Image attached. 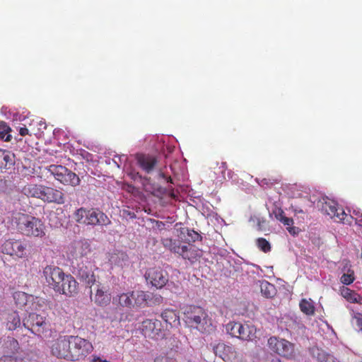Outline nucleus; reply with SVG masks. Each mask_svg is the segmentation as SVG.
<instances>
[{"instance_id": "nucleus-14", "label": "nucleus", "mask_w": 362, "mask_h": 362, "mask_svg": "<svg viewBox=\"0 0 362 362\" xmlns=\"http://www.w3.org/2000/svg\"><path fill=\"white\" fill-rule=\"evenodd\" d=\"M65 274L61 268L56 266L48 265L43 270V276L46 282L54 291L57 288V286H59Z\"/></svg>"}, {"instance_id": "nucleus-19", "label": "nucleus", "mask_w": 362, "mask_h": 362, "mask_svg": "<svg viewBox=\"0 0 362 362\" xmlns=\"http://www.w3.org/2000/svg\"><path fill=\"white\" fill-rule=\"evenodd\" d=\"M97 288L92 300L94 303L101 307L107 306L111 301V295L108 293V291L105 289L100 283L96 285Z\"/></svg>"}, {"instance_id": "nucleus-6", "label": "nucleus", "mask_w": 362, "mask_h": 362, "mask_svg": "<svg viewBox=\"0 0 362 362\" xmlns=\"http://www.w3.org/2000/svg\"><path fill=\"white\" fill-rule=\"evenodd\" d=\"M28 243L25 240L10 238L0 245V252L13 258L22 259L27 257Z\"/></svg>"}, {"instance_id": "nucleus-42", "label": "nucleus", "mask_w": 362, "mask_h": 362, "mask_svg": "<svg viewBox=\"0 0 362 362\" xmlns=\"http://www.w3.org/2000/svg\"><path fill=\"white\" fill-rule=\"evenodd\" d=\"M93 271L87 267H82L78 269L77 276L79 279H81L84 276H87L88 273H91Z\"/></svg>"}, {"instance_id": "nucleus-2", "label": "nucleus", "mask_w": 362, "mask_h": 362, "mask_svg": "<svg viewBox=\"0 0 362 362\" xmlns=\"http://www.w3.org/2000/svg\"><path fill=\"white\" fill-rule=\"evenodd\" d=\"M183 314L186 323L194 326L200 332L210 333L214 331L212 320L202 307L188 305L185 308Z\"/></svg>"}, {"instance_id": "nucleus-54", "label": "nucleus", "mask_w": 362, "mask_h": 362, "mask_svg": "<svg viewBox=\"0 0 362 362\" xmlns=\"http://www.w3.org/2000/svg\"><path fill=\"white\" fill-rule=\"evenodd\" d=\"M358 226L362 228V220H358V222L355 223Z\"/></svg>"}, {"instance_id": "nucleus-37", "label": "nucleus", "mask_w": 362, "mask_h": 362, "mask_svg": "<svg viewBox=\"0 0 362 362\" xmlns=\"http://www.w3.org/2000/svg\"><path fill=\"white\" fill-rule=\"evenodd\" d=\"M216 356L226 361V345L224 343H219L214 348Z\"/></svg>"}, {"instance_id": "nucleus-52", "label": "nucleus", "mask_w": 362, "mask_h": 362, "mask_svg": "<svg viewBox=\"0 0 362 362\" xmlns=\"http://www.w3.org/2000/svg\"><path fill=\"white\" fill-rule=\"evenodd\" d=\"M269 362H281V361L277 357L272 356Z\"/></svg>"}, {"instance_id": "nucleus-16", "label": "nucleus", "mask_w": 362, "mask_h": 362, "mask_svg": "<svg viewBox=\"0 0 362 362\" xmlns=\"http://www.w3.org/2000/svg\"><path fill=\"white\" fill-rule=\"evenodd\" d=\"M161 323L158 320H146L142 323V332L146 337L158 339L162 337Z\"/></svg>"}, {"instance_id": "nucleus-26", "label": "nucleus", "mask_w": 362, "mask_h": 362, "mask_svg": "<svg viewBox=\"0 0 362 362\" xmlns=\"http://www.w3.org/2000/svg\"><path fill=\"white\" fill-rule=\"evenodd\" d=\"M341 295L350 303H356L362 305V296L350 288L342 286L340 288Z\"/></svg>"}, {"instance_id": "nucleus-47", "label": "nucleus", "mask_w": 362, "mask_h": 362, "mask_svg": "<svg viewBox=\"0 0 362 362\" xmlns=\"http://www.w3.org/2000/svg\"><path fill=\"white\" fill-rule=\"evenodd\" d=\"M292 209H293L295 214H305V211L303 209L299 207L298 206H296V205L292 206Z\"/></svg>"}, {"instance_id": "nucleus-17", "label": "nucleus", "mask_w": 362, "mask_h": 362, "mask_svg": "<svg viewBox=\"0 0 362 362\" xmlns=\"http://www.w3.org/2000/svg\"><path fill=\"white\" fill-rule=\"evenodd\" d=\"M136 158L139 166L146 173H151L158 163L156 158L149 154L139 153Z\"/></svg>"}, {"instance_id": "nucleus-48", "label": "nucleus", "mask_w": 362, "mask_h": 362, "mask_svg": "<svg viewBox=\"0 0 362 362\" xmlns=\"http://www.w3.org/2000/svg\"><path fill=\"white\" fill-rule=\"evenodd\" d=\"M159 175H160L162 178L165 179L168 182L173 183V179L171 178V177L165 175L163 173H160L159 174Z\"/></svg>"}, {"instance_id": "nucleus-25", "label": "nucleus", "mask_w": 362, "mask_h": 362, "mask_svg": "<svg viewBox=\"0 0 362 362\" xmlns=\"http://www.w3.org/2000/svg\"><path fill=\"white\" fill-rule=\"evenodd\" d=\"M177 353V351L173 349L163 351L155 356L153 362H176Z\"/></svg>"}, {"instance_id": "nucleus-45", "label": "nucleus", "mask_w": 362, "mask_h": 362, "mask_svg": "<svg viewBox=\"0 0 362 362\" xmlns=\"http://www.w3.org/2000/svg\"><path fill=\"white\" fill-rule=\"evenodd\" d=\"M274 216L279 221H281V220L286 216L281 209H279L276 212H274Z\"/></svg>"}, {"instance_id": "nucleus-46", "label": "nucleus", "mask_w": 362, "mask_h": 362, "mask_svg": "<svg viewBox=\"0 0 362 362\" xmlns=\"http://www.w3.org/2000/svg\"><path fill=\"white\" fill-rule=\"evenodd\" d=\"M266 223V220L264 218H258L257 219V229L259 231H262L264 230V224Z\"/></svg>"}, {"instance_id": "nucleus-15", "label": "nucleus", "mask_w": 362, "mask_h": 362, "mask_svg": "<svg viewBox=\"0 0 362 362\" xmlns=\"http://www.w3.org/2000/svg\"><path fill=\"white\" fill-rule=\"evenodd\" d=\"M41 194L40 200L44 202L57 204L64 203V194L61 190L57 189L44 185Z\"/></svg>"}, {"instance_id": "nucleus-9", "label": "nucleus", "mask_w": 362, "mask_h": 362, "mask_svg": "<svg viewBox=\"0 0 362 362\" xmlns=\"http://www.w3.org/2000/svg\"><path fill=\"white\" fill-rule=\"evenodd\" d=\"M52 356L59 359L71 361V335H60L52 340L50 344Z\"/></svg>"}, {"instance_id": "nucleus-34", "label": "nucleus", "mask_w": 362, "mask_h": 362, "mask_svg": "<svg viewBox=\"0 0 362 362\" xmlns=\"http://www.w3.org/2000/svg\"><path fill=\"white\" fill-rule=\"evenodd\" d=\"M11 127L6 124V122L0 121V138L2 140L5 141H11Z\"/></svg>"}, {"instance_id": "nucleus-53", "label": "nucleus", "mask_w": 362, "mask_h": 362, "mask_svg": "<svg viewBox=\"0 0 362 362\" xmlns=\"http://www.w3.org/2000/svg\"><path fill=\"white\" fill-rule=\"evenodd\" d=\"M351 221L354 219L355 223L358 222V220H362V214L360 216H351Z\"/></svg>"}, {"instance_id": "nucleus-33", "label": "nucleus", "mask_w": 362, "mask_h": 362, "mask_svg": "<svg viewBox=\"0 0 362 362\" xmlns=\"http://www.w3.org/2000/svg\"><path fill=\"white\" fill-rule=\"evenodd\" d=\"M29 296L26 293L22 291H16L13 293V299L17 306L23 308L26 305Z\"/></svg>"}, {"instance_id": "nucleus-31", "label": "nucleus", "mask_w": 362, "mask_h": 362, "mask_svg": "<svg viewBox=\"0 0 362 362\" xmlns=\"http://www.w3.org/2000/svg\"><path fill=\"white\" fill-rule=\"evenodd\" d=\"M300 310L307 315H313L315 314V306L311 300L302 299L299 303Z\"/></svg>"}, {"instance_id": "nucleus-1", "label": "nucleus", "mask_w": 362, "mask_h": 362, "mask_svg": "<svg viewBox=\"0 0 362 362\" xmlns=\"http://www.w3.org/2000/svg\"><path fill=\"white\" fill-rule=\"evenodd\" d=\"M11 223L21 235L35 238H43L46 235V226L39 218L28 214L16 212L11 218Z\"/></svg>"}, {"instance_id": "nucleus-41", "label": "nucleus", "mask_w": 362, "mask_h": 362, "mask_svg": "<svg viewBox=\"0 0 362 362\" xmlns=\"http://www.w3.org/2000/svg\"><path fill=\"white\" fill-rule=\"evenodd\" d=\"M88 287H91L95 284L96 279L93 272L91 273H88L87 276H84L83 279H80Z\"/></svg>"}, {"instance_id": "nucleus-40", "label": "nucleus", "mask_w": 362, "mask_h": 362, "mask_svg": "<svg viewBox=\"0 0 362 362\" xmlns=\"http://www.w3.org/2000/svg\"><path fill=\"white\" fill-rule=\"evenodd\" d=\"M150 296L149 300H148V303H145L144 305H152L153 304H160L163 301V298L160 295L153 294V293H147Z\"/></svg>"}, {"instance_id": "nucleus-20", "label": "nucleus", "mask_w": 362, "mask_h": 362, "mask_svg": "<svg viewBox=\"0 0 362 362\" xmlns=\"http://www.w3.org/2000/svg\"><path fill=\"white\" fill-rule=\"evenodd\" d=\"M160 317L170 327H177L180 323L179 313L174 309L167 308L164 310L161 313Z\"/></svg>"}, {"instance_id": "nucleus-35", "label": "nucleus", "mask_w": 362, "mask_h": 362, "mask_svg": "<svg viewBox=\"0 0 362 362\" xmlns=\"http://www.w3.org/2000/svg\"><path fill=\"white\" fill-rule=\"evenodd\" d=\"M240 328H242V323L230 322L228 324V333L232 337L238 338Z\"/></svg>"}, {"instance_id": "nucleus-5", "label": "nucleus", "mask_w": 362, "mask_h": 362, "mask_svg": "<svg viewBox=\"0 0 362 362\" xmlns=\"http://www.w3.org/2000/svg\"><path fill=\"white\" fill-rule=\"evenodd\" d=\"M149 297L150 296L143 291H136L121 293L117 296L114 300L117 301L122 307L132 309L134 307H144L145 303H148Z\"/></svg>"}, {"instance_id": "nucleus-18", "label": "nucleus", "mask_w": 362, "mask_h": 362, "mask_svg": "<svg viewBox=\"0 0 362 362\" xmlns=\"http://www.w3.org/2000/svg\"><path fill=\"white\" fill-rule=\"evenodd\" d=\"M178 239L181 244H192L197 240H202V235L194 230L187 227L180 228L179 230Z\"/></svg>"}, {"instance_id": "nucleus-11", "label": "nucleus", "mask_w": 362, "mask_h": 362, "mask_svg": "<svg viewBox=\"0 0 362 362\" xmlns=\"http://www.w3.org/2000/svg\"><path fill=\"white\" fill-rule=\"evenodd\" d=\"M322 211L332 218H335L337 222L351 225L352 218L348 216L343 208L339 207L338 204L333 200L325 202L322 206Z\"/></svg>"}, {"instance_id": "nucleus-43", "label": "nucleus", "mask_w": 362, "mask_h": 362, "mask_svg": "<svg viewBox=\"0 0 362 362\" xmlns=\"http://www.w3.org/2000/svg\"><path fill=\"white\" fill-rule=\"evenodd\" d=\"M354 319L355 320V324L357 326V327L359 329L362 330V314L361 313H356L354 315Z\"/></svg>"}, {"instance_id": "nucleus-51", "label": "nucleus", "mask_w": 362, "mask_h": 362, "mask_svg": "<svg viewBox=\"0 0 362 362\" xmlns=\"http://www.w3.org/2000/svg\"><path fill=\"white\" fill-rule=\"evenodd\" d=\"M361 215H362V213H361L358 211L354 210L353 211V214L352 215H348V216H360Z\"/></svg>"}, {"instance_id": "nucleus-10", "label": "nucleus", "mask_w": 362, "mask_h": 362, "mask_svg": "<svg viewBox=\"0 0 362 362\" xmlns=\"http://www.w3.org/2000/svg\"><path fill=\"white\" fill-rule=\"evenodd\" d=\"M23 326L28 330L37 335L44 334L48 329L46 318L35 313L29 315L23 320Z\"/></svg>"}, {"instance_id": "nucleus-12", "label": "nucleus", "mask_w": 362, "mask_h": 362, "mask_svg": "<svg viewBox=\"0 0 362 362\" xmlns=\"http://www.w3.org/2000/svg\"><path fill=\"white\" fill-rule=\"evenodd\" d=\"M78 283L74 277L71 274H65L54 291L68 297H72L78 293Z\"/></svg>"}, {"instance_id": "nucleus-36", "label": "nucleus", "mask_w": 362, "mask_h": 362, "mask_svg": "<svg viewBox=\"0 0 362 362\" xmlns=\"http://www.w3.org/2000/svg\"><path fill=\"white\" fill-rule=\"evenodd\" d=\"M257 247L262 252L267 253L271 251L272 247L269 241L264 238H259L256 240Z\"/></svg>"}, {"instance_id": "nucleus-7", "label": "nucleus", "mask_w": 362, "mask_h": 362, "mask_svg": "<svg viewBox=\"0 0 362 362\" xmlns=\"http://www.w3.org/2000/svg\"><path fill=\"white\" fill-rule=\"evenodd\" d=\"M268 346L270 350L286 359L296 358L295 345L289 341L277 337L268 339Z\"/></svg>"}, {"instance_id": "nucleus-22", "label": "nucleus", "mask_w": 362, "mask_h": 362, "mask_svg": "<svg viewBox=\"0 0 362 362\" xmlns=\"http://www.w3.org/2000/svg\"><path fill=\"white\" fill-rule=\"evenodd\" d=\"M15 164V155L13 152L0 148V166L9 169Z\"/></svg>"}, {"instance_id": "nucleus-8", "label": "nucleus", "mask_w": 362, "mask_h": 362, "mask_svg": "<svg viewBox=\"0 0 362 362\" xmlns=\"http://www.w3.org/2000/svg\"><path fill=\"white\" fill-rule=\"evenodd\" d=\"M71 361L83 360L93 350L92 343L78 336L71 335Z\"/></svg>"}, {"instance_id": "nucleus-21", "label": "nucleus", "mask_w": 362, "mask_h": 362, "mask_svg": "<svg viewBox=\"0 0 362 362\" xmlns=\"http://www.w3.org/2000/svg\"><path fill=\"white\" fill-rule=\"evenodd\" d=\"M19 348L18 341L13 337H8L2 345L4 356L11 357L18 352Z\"/></svg>"}, {"instance_id": "nucleus-49", "label": "nucleus", "mask_w": 362, "mask_h": 362, "mask_svg": "<svg viewBox=\"0 0 362 362\" xmlns=\"http://www.w3.org/2000/svg\"><path fill=\"white\" fill-rule=\"evenodd\" d=\"M93 362H110L107 361L106 359H102L99 356H93Z\"/></svg>"}, {"instance_id": "nucleus-38", "label": "nucleus", "mask_w": 362, "mask_h": 362, "mask_svg": "<svg viewBox=\"0 0 362 362\" xmlns=\"http://www.w3.org/2000/svg\"><path fill=\"white\" fill-rule=\"evenodd\" d=\"M280 222L282 223L284 226H287V230L290 234L295 235L297 233V232H296L297 228L296 227L293 226V218L285 216Z\"/></svg>"}, {"instance_id": "nucleus-4", "label": "nucleus", "mask_w": 362, "mask_h": 362, "mask_svg": "<svg viewBox=\"0 0 362 362\" xmlns=\"http://www.w3.org/2000/svg\"><path fill=\"white\" fill-rule=\"evenodd\" d=\"M74 218L79 225L107 226L111 224L108 216L98 209L81 207L74 213Z\"/></svg>"}, {"instance_id": "nucleus-55", "label": "nucleus", "mask_w": 362, "mask_h": 362, "mask_svg": "<svg viewBox=\"0 0 362 362\" xmlns=\"http://www.w3.org/2000/svg\"><path fill=\"white\" fill-rule=\"evenodd\" d=\"M157 225L159 227L160 225L164 226V223L161 221H157Z\"/></svg>"}, {"instance_id": "nucleus-27", "label": "nucleus", "mask_w": 362, "mask_h": 362, "mask_svg": "<svg viewBox=\"0 0 362 362\" xmlns=\"http://www.w3.org/2000/svg\"><path fill=\"white\" fill-rule=\"evenodd\" d=\"M240 334L238 336V339L243 340H252L256 336V329L252 325H249L247 324H242V328L240 330Z\"/></svg>"}, {"instance_id": "nucleus-29", "label": "nucleus", "mask_w": 362, "mask_h": 362, "mask_svg": "<svg viewBox=\"0 0 362 362\" xmlns=\"http://www.w3.org/2000/svg\"><path fill=\"white\" fill-rule=\"evenodd\" d=\"M80 181L79 177L66 168V173H64L62 184L76 187L79 185Z\"/></svg>"}, {"instance_id": "nucleus-30", "label": "nucleus", "mask_w": 362, "mask_h": 362, "mask_svg": "<svg viewBox=\"0 0 362 362\" xmlns=\"http://www.w3.org/2000/svg\"><path fill=\"white\" fill-rule=\"evenodd\" d=\"M46 169L57 181L62 183L64 173H66V167L61 165H50Z\"/></svg>"}, {"instance_id": "nucleus-23", "label": "nucleus", "mask_w": 362, "mask_h": 362, "mask_svg": "<svg viewBox=\"0 0 362 362\" xmlns=\"http://www.w3.org/2000/svg\"><path fill=\"white\" fill-rule=\"evenodd\" d=\"M257 284L260 288L262 296L267 298H272L276 294V289L274 285L266 280L258 281Z\"/></svg>"}, {"instance_id": "nucleus-3", "label": "nucleus", "mask_w": 362, "mask_h": 362, "mask_svg": "<svg viewBox=\"0 0 362 362\" xmlns=\"http://www.w3.org/2000/svg\"><path fill=\"white\" fill-rule=\"evenodd\" d=\"M163 247L170 252L194 263L202 256V250L193 244H181L180 240L171 238L161 239Z\"/></svg>"}, {"instance_id": "nucleus-32", "label": "nucleus", "mask_w": 362, "mask_h": 362, "mask_svg": "<svg viewBox=\"0 0 362 362\" xmlns=\"http://www.w3.org/2000/svg\"><path fill=\"white\" fill-rule=\"evenodd\" d=\"M315 358L318 362H340L333 355L322 349H317Z\"/></svg>"}, {"instance_id": "nucleus-24", "label": "nucleus", "mask_w": 362, "mask_h": 362, "mask_svg": "<svg viewBox=\"0 0 362 362\" xmlns=\"http://www.w3.org/2000/svg\"><path fill=\"white\" fill-rule=\"evenodd\" d=\"M43 185L28 184L23 187L22 192L27 197L40 199Z\"/></svg>"}, {"instance_id": "nucleus-56", "label": "nucleus", "mask_w": 362, "mask_h": 362, "mask_svg": "<svg viewBox=\"0 0 362 362\" xmlns=\"http://www.w3.org/2000/svg\"><path fill=\"white\" fill-rule=\"evenodd\" d=\"M131 217H132V218H135V217H136V216H135V214L133 213V214H132V216H131Z\"/></svg>"}, {"instance_id": "nucleus-50", "label": "nucleus", "mask_w": 362, "mask_h": 362, "mask_svg": "<svg viewBox=\"0 0 362 362\" xmlns=\"http://www.w3.org/2000/svg\"><path fill=\"white\" fill-rule=\"evenodd\" d=\"M37 124L40 126L39 130H41L42 127L43 129H46V124L44 121L40 120L37 122Z\"/></svg>"}, {"instance_id": "nucleus-57", "label": "nucleus", "mask_w": 362, "mask_h": 362, "mask_svg": "<svg viewBox=\"0 0 362 362\" xmlns=\"http://www.w3.org/2000/svg\"><path fill=\"white\" fill-rule=\"evenodd\" d=\"M362 362V361H361Z\"/></svg>"}, {"instance_id": "nucleus-28", "label": "nucleus", "mask_w": 362, "mask_h": 362, "mask_svg": "<svg viewBox=\"0 0 362 362\" xmlns=\"http://www.w3.org/2000/svg\"><path fill=\"white\" fill-rule=\"evenodd\" d=\"M6 315V327L9 330H14L21 325V319L16 311H10Z\"/></svg>"}, {"instance_id": "nucleus-39", "label": "nucleus", "mask_w": 362, "mask_h": 362, "mask_svg": "<svg viewBox=\"0 0 362 362\" xmlns=\"http://www.w3.org/2000/svg\"><path fill=\"white\" fill-rule=\"evenodd\" d=\"M341 282L344 285H349L355 280L354 272L349 269L346 274H344L341 277Z\"/></svg>"}, {"instance_id": "nucleus-13", "label": "nucleus", "mask_w": 362, "mask_h": 362, "mask_svg": "<svg viewBox=\"0 0 362 362\" xmlns=\"http://www.w3.org/2000/svg\"><path fill=\"white\" fill-rule=\"evenodd\" d=\"M146 281L157 288H163L168 281V275L160 268L153 267L148 269L145 274Z\"/></svg>"}, {"instance_id": "nucleus-44", "label": "nucleus", "mask_w": 362, "mask_h": 362, "mask_svg": "<svg viewBox=\"0 0 362 362\" xmlns=\"http://www.w3.org/2000/svg\"><path fill=\"white\" fill-rule=\"evenodd\" d=\"M19 134L25 136L26 135H31L33 134V130L29 129L25 126L19 127L18 129Z\"/></svg>"}]
</instances>
